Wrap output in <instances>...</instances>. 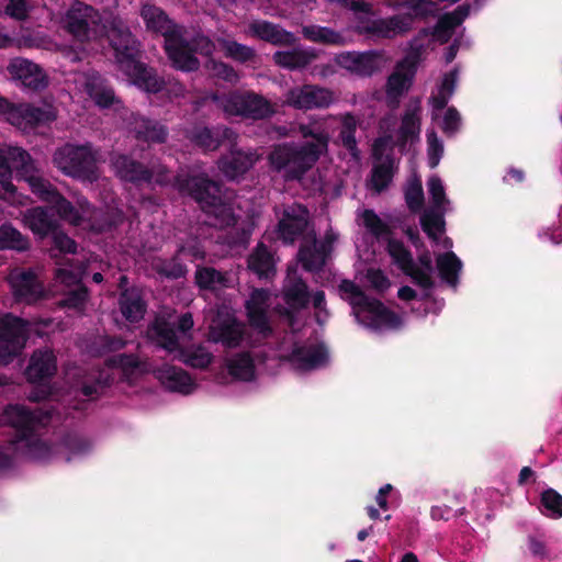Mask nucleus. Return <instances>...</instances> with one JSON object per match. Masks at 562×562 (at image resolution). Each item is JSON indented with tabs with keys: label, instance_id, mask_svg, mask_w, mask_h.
I'll use <instances>...</instances> for the list:
<instances>
[{
	"label": "nucleus",
	"instance_id": "1",
	"mask_svg": "<svg viewBox=\"0 0 562 562\" xmlns=\"http://www.w3.org/2000/svg\"><path fill=\"white\" fill-rule=\"evenodd\" d=\"M63 23L79 42L97 41L106 30L117 64L131 82L147 92L160 91L162 82L149 68L137 61V42L121 20L115 19L109 26H101L100 15L95 10L83 2H75L66 12Z\"/></svg>",
	"mask_w": 562,
	"mask_h": 562
},
{
	"label": "nucleus",
	"instance_id": "2",
	"mask_svg": "<svg viewBox=\"0 0 562 562\" xmlns=\"http://www.w3.org/2000/svg\"><path fill=\"white\" fill-rule=\"evenodd\" d=\"M12 170H15L19 179L30 184L31 191L41 200L52 203L59 216L74 225H83L97 215L89 210V203L79 201V211L74 210L70 203L61 199L60 194L53 190L49 182L42 179L34 161L27 151L19 147L0 146V198L12 204H25L23 195L16 194L12 183Z\"/></svg>",
	"mask_w": 562,
	"mask_h": 562
},
{
	"label": "nucleus",
	"instance_id": "3",
	"mask_svg": "<svg viewBox=\"0 0 562 562\" xmlns=\"http://www.w3.org/2000/svg\"><path fill=\"white\" fill-rule=\"evenodd\" d=\"M272 294L265 290H254L246 302L247 317L256 331V337L246 334L245 325L237 323L231 310L224 308L213 316L210 324V339L222 342L227 347L240 344L259 342L271 330L269 324V308Z\"/></svg>",
	"mask_w": 562,
	"mask_h": 562
},
{
	"label": "nucleus",
	"instance_id": "4",
	"mask_svg": "<svg viewBox=\"0 0 562 562\" xmlns=\"http://www.w3.org/2000/svg\"><path fill=\"white\" fill-rule=\"evenodd\" d=\"M194 322L190 313L177 317L168 311L159 314L147 330L150 340L188 366L205 368L213 361V355L203 346L184 350L183 344Z\"/></svg>",
	"mask_w": 562,
	"mask_h": 562
},
{
	"label": "nucleus",
	"instance_id": "5",
	"mask_svg": "<svg viewBox=\"0 0 562 562\" xmlns=\"http://www.w3.org/2000/svg\"><path fill=\"white\" fill-rule=\"evenodd\" d=\"M177 186L180 192L194 196L204 212L215 217L214 225L233 226L234 233L238 235L234 245L246 243L254 221L244 223L239 216H235L232 205L223 200L218 184L207 181L204 176H195L186 181L177 180Z\"/></svg>",
	"mask_w": 562,
	"mask_h": 562
},
{
	"label": "nucleus",
	"instance_id": "6",
	"mask_svg": "<svg viewBox=\"0 0 562 562\" xmlns=\"http://www.w3.org/2000/svg\"><path fill=\"white\" fill-rule=\"evenodd\" d=\"M302 135L306 140L301 149L293 146H278L270 154V162L273 169L284 171L286 177H300L302 172L311 168L323 150L327 147L328 135L314 128L302 127Z\"/></svg>",
	"mask_w": 562,
	"mask_h": 562
},
{
	"label": "nucleus",
	"instance_id": "7",
	"mask_svg": "<svg viewBox=\"0 0 562 562\" xmlns=\"http://www.w3.org/2000/svg\"><path fill=\"white\" fill-rule=\"evenodd\" d=\"M340 294L349 301L357 321L372 330L396 329L402 324L396 314L389 311L378 300L369 299L349 280L340 282Z\"/></svg>",
	"mask_w": 562,
	"mask_h": 562
},
{
	"label": "nucleus",
	"instance_id": "8",
	"mask_svg": "<svg viewBox=\"0 0 562 562\" xmlns=\"http://www.w3.org/2000/svg\"><path fill=\"white\" fill-rule=\"evenodd\" d=\"M140 15L147 24V30L162 34L167 55L177 68L192 71L198 67L196 57L187 48L180 33L160 9L146 4L142 8Z\"/></svg>",
	"mask_w": 562,
	"mask_h": 562
},
{
	"label": "nucleus",
	"instance_id": "9",
	"mask_svg": "<svg viewBox=\"0 0 562 562\" xmlns=\"http://www.w3.org/2000/svg\"><path fill=\"white\" fill-rule=\"evenodd\" d=\"M3 420L19 432L20 438L13 442L14 450L22 451L36 461L52 460L53 449L49 443L33 434L41 419L32 412L20 405L9 406L3 412Z\"/></svg>",
	"mask_w": 562,
	"mask_h": 562
},
{
	"label": "nucleus",
	"instance_id": "10",
	"mask_svg": "<svg viewBox=\"0 0 562 562\" xmlns=\"http://www.w3.org/2000/svg\"><path fill=\"white\" fill-rule=\"evenodd\" d=\"M406 12L390 19L363 20L357 25L360 33H366L380 38H392L411 30L413 22L418 18L436 12L437 7L431 0H407Z\"/></svg>",
	"mask_w": 562,
	"mask_h": 562
},
{
	"label": "nucleus",
	"instance_id": "11",
	"mask_svg": "<svg viewBox=\"0 0 562 562\" xmlns=\"http://www.w3.org/2000/svg\"><path fill=\"white\" fill-rule=\"evenodd\" d=\"M426 186L430 206L420 214L419 223L437 246L451 248V239L445 236L446 222L443 215L450 205L445 183L438 176L434 175L428 179Z\"/></svg>",
	"mask_w": 562,
	"mask_h": 562
},
{
	"label": "nucleus",
	"instance_id": "12",
	"mask_svg": "<svg viewBox=\"0 0 562 562\" xmlns=\"http://www.w3.org/2000/svg\"><path fill=\"white\" fill-rule=\"evenodd\" d=\"M54 162L67 175L88 181L97 179V158L89 146L66 145L54 154Z\"/></svg>",
	"mask_w": 562,
	"mask_h": 562
},
{
	"label": "nucleus",
	"instance_id": "13",
	"mask_svg": "<svg viewBox=\"0 0 562 562\" xmlns=\"http://www.w3.org/2000/svg\"><path fill=\"white\" fill-rule=\"evenodd\" d=\"M32 324L12 316L0 317V363H7L23 348Z\"/></svg>",
	"mask_w": 562,
	"mask_h": 562
},
{
	"label": "nucleus",
	"instance_id": "14",
	"mask_svg": "<svg viewBox=\"0 0 562 562\" xmlns=\"http://www.w3.org/2000/svg\"><path fill=\"white\" fill-rule=\"evenodd\" d=\"M218 106L229 115H244L252 119H262L273 113L270 104L263 98L254 94H232L215 98Z\"/></svg>",
	"mask_w": 562,
	"mask_h": 562
},
{
	"label": "nucleus",
	"instance_id": "15",
	"mask_svg": "<svg viewBox=\"0 0 562 562\" xmlns=\"http://www.w3.org/2000/svg\"><path fill=\"white\" fill-rule=\"evenodd\" d=\"M389 254L395 260V263L414 278L417 283L424 288L429 286L432 271V260L429 255L419 258L423 269L418 270L413 266L409 252L401 243L391 239L389 241Z\"/></svg>",
	"mask_w": 562,
	"mask_h": 562
},
{
	"label": "nucleus",
	"instance_id": "16",
	"mask_svg": "<svg viewBox=\"0 0 562 562\" xmlns=\"http://www.w3.org/2000/svg\"><path fill=\"white\" fill-rule=\"evenodd\" d=\"M5 104L7 105L0 110V112L7 115V120L11 125L24 131L41 124V122L55 119L54 110L50 106L40 109L27 104L11 105L7 101Z\"/></svg>",
	"mask_w": 562,
	"mask_h": 562
},
{
	"label": "nucleus",
	"instance_id": "17",
	"mask_svg": "<svg viewBox=\"0 0 562 562\" xmlns=\"http://www.w3.org/2000/svg\"><path fill=\"white\" fill-rule=\"evenodd\" d=\"M415 75V61L406 57L398 63L394 72L390 75L385 87V102L389 106H397L400 99L406 93Z\"/></svg>",
	"mask_w": 562,
	"mask_h": 562
},
{
	"label": "nucleus",
	"instance_id": "18",
	"mask_svg": "<svg viewBox=\"0 0 562 562\" xmlns=\"http://www.w3.org/2000/svg\"><path fill=\"white\" fill-rule=\"evenodd\" d=\"M83 269L80 267L68 269L60 267L56 273V281L63 284V293L67 294L64 303L71 308H81L87 300V290L81 286L80 280Z\"/></svg>",
	"mask_w": 562,
	"mask_h": 562
},
{
	"label": "nucleus",
	"instance_id": "19",
	"mask_svg": "<svg viewBox=\"0 0 562 562\" xmlns=\"http://www.w3.org/2000/svg\"><path fill=\"white\" fill-rule=\"evenodd\" d=\"M390 148L389 137H380L375 140L373 146V154L378 160L375 164L372 176L371 186L378 192L385 189L389 186L394 170V160L387 153Z\"/></svg>",
	"mask_w": 562,
	"mask_h": 562
},
{
	"label": "nucleus",
	"instance_id": "20",
	"mask_svg": "<svg viewBox=\"0 0 562 562\" xmlns=\"http://www.w3.org/2000/svg\"><path fill=\"white\" fill-rule=\"evenodd\" d=\"M333 94L325 88L304 86L293 88L286 95L285 103L297 109L327 106L333 102Z\"/></svg>",
	"mask_w": 562,
	"mask_h": 562
},
{
	"label": "nucleus",
	"instance_id": "21",
	"mask_svg": "<svg viewBox=\"0 0 562 562\" xmlns=\"http://www.w3.org/2000/svg\"><path fill=\"white\" fill-rule=\"evenodd\" d=\"M8 71L14 79L31 89H42L47 86V76L41 66L23 57H14L8 65Z\"/></svg>",
	"mask_w": 562,
	"mask_h": 562
},
{
	"label": "nucleus",
	"instance_id": "22",
	"mask_svg": "<svg viewBox=\"0 0 562 562\" xmlns=\"http://www.w3.org/2000/svg\"><path fill=\"white\" fill-rule=\"evenodd\" d=\"M337 64L349 72L370 76L379 71L382 59L378 53H342L336 58Z\"/></svg>",
	"mask_w": 562,
	"mask_h": 562
},
{
	"label": "nucleus",
	"instance_id": "23",
	"mask_svg": "<svg viewBox=\"0 0 562 562\" xmlns=\"http://www.w3.org/2000/svg\"><path fill=\"white\" fill-rule=\"evenodd\" d=\"M291 366L299 370H311L327 361V352L323 345H295L290 355H283Z\"/></svg>",
	"mask_w": 562,
	"mask_h": 562
},
{
	"label": "nucleus",
	"instance_id": "24",
	"mask_svg": "<svg viewBox=\"0 0 562 562\" xmlns=\"http://www.w3.org/2000/svg\"><path fill=\"white\" fill-rule=\"evenodd\" d=\"M308 223V212L301 204L289 205L279 224V234L284 243L293 240L304 232Z\"/></svg>",
	"mask_w": 562,
	"mask_h": 562
},
{
	"label": "nucleus",
	"instance_id": "25",
	"mask_svg": "<svg viewBox=\"0 0 562 562\" xmlns=\"http://www.w3.org/2000/svg\"><path fill=\"white\" fill-rule=\"evenodd\" d=\"M261 363L259 355L254 352H239L226 359L228 374L240 381H252L257 375L258 364Z\"/></svg>",
	"mask_w": 562,
	"mask_h": 562
},
{
	"label": "nucleus",
	"instance_id": "26",
	"mask_svg": "<svg viewBox=\"0 0 562 562\" xmlns=\"http://www.w3.org/2000/svg\"><path fill=\"white\" fill-rule=\"evenodd\" d=\"M155 374L167 390L188 395L196 389L194 381L181 368L167 364L156 369Z\"/></svg>",
	"mask_w": 562,
	"mask_h": 562
},
{
	"label": "nucleus",
	"instance_id": "27",
	"mask_svg": "<svg viewBox=\"0 0 562 562\" xmlns=\"http://www.w3.org/2000/svg\"><path fill=\"white\" fill-rule=\"evenodd\" d=\"M77 83L78 88L82 89L100 108H109L116 103L113 91L104 85L99 75H80L77 79Z\"/></svg>",
	"mask_w": 562,
	"mask_h": 562
},
{
	"label": "nucleus",
	"instance_id": "28",
	"mask_svg": "<svg viewBox=\"0 0 562 562\" xmlns=\"http://www.w3.org/2000/svg\"><path fill=\"white\" fill-rule=\"evenodd\" d=\"M10 282L15 297L20 301L34 302L41 299L42 285L32 271H11Z\"/></svg>",
	"mask_w": 562,
	"mask_h": 562
},
{
	"label": "nucleus",
	"instance_id": "29",
	"mask_svg": "<svg viewBox=\"0 0 562 562\" xmlns=\"http://www.w3.org/2000/svg\"><path fill=\"white\" fill-rule=\"evenodd\" d=\"M326 244L317 245L313 244V248L301 247L300 249V261L302 266L307 270H316L323 267L325 259L328 255L329 247L335 243L337 236L333 233L326 235Z\"/></svg>",
	"mask_w": 562,
	"mask_h": 562
},
{
	"label": "nucleus",
	"instance_id": "30",
	"mask_svg": "<svg viewBox=\"0 0 562 562\" xmlns=\"http://www.w3.org/2000/svg\"><path fill=\"white\" fill-rule=\"evenodd\" d=\"M283 292L284 300L292 311L305 307L308 300L306 285L295 277V269H289Z\"/></svg>",
	"mask_w": 562,
	"mask_h": 562
},
{
	"label": "nucleus",
	"instance_id": "31",
	"mask_svg": "<svg viewBox=\"0 0 562 562\" xmlns=\"http://www.w3.org/2000/svg\"><path fill=\"white\" fill-rule=\"evenodd\" d=\"M257 159L254 153L232 151L229 157L221 160L220 169L228 179L234 180L250 169Z\"/></svg>",
	"mask_w": 562,
	"mask_h": 562
},
{
	"label": "nucleus",
	"instance_id": "32",
	"mask_svg": "<svg viewBox=\"0 0 562 562\" xmlns=\"http://www.w3.org/2000/svg\"><path fill=\"white\" fill-rule=\"evenodd\" d=\"M248 268L259 279H270L276 273V260L265 245H258L248 258Z\"/></svg>",
	"mask_w": 562,
	"mask_h": 562
},
{
	"label": "nucleus",
	"instance_id": "33",
	"mask_svg": "<svg viewBox=\"0 0 562 562\" xmlns=\"http://www.w3.org/2000/svg\"><path fill=\"white\" fill-rule=\"evenodd\" d=\"M56 372V360L52 351H38L31 357L26 374L31 381H40Z\"/></svg>",
	"mask_w": 562,
	"mask_h": 562
},
{
	"label": "nucleus",
	"instance_id": "34",
	"mask_svg": "<svg viewBox=\"0 0 562 562\" xmlns=\"http://www.w3.org/2000/svg\"><path fill=\"white\" fill-rule=\"evenodd\" d=\"M120 310L127 322L135 323L144 318L146 304L137 290H126L121 294Z\"/></svg>",
	"mask_w": 562,
	"mask_h": 562
},
{
	"label": "nucleus",
	"instance_id": "35",
	"mask_svg": "<svg viewBox=\"0 0 562 562\" xmlns=\"http://www.w3.org/2000/svg\"><path fill=\"white\" fill-rule=\"evenodd\" d=\"M195 282L199 288L218 291L231 286L232 280L214 268H199L195 271Z\"/></svg>",
	"mask_w": 562,
	"mask_h": 562
},
{
	"label": "nucleus",
	"instance_id": "36",
	"mask_svg": "<svg viewBox=\"0 0 562 562\" xmlns=\"http://www.w3.org/2000/svg\"><path fill=\"white\" fill-rule=\"evenodd\" d=\"M112 164L116 175L122 180L142 181L151 179V175L147 170H144L135 161L127 159V157L119 156Z\"/></svg>",
	"mask_w": 562,
	"mask_h": 562
},
{
	"label": "nucleus",
	"instance_id": "37",
	"mask_svg": "<svg viewBox=\"0 0 562 562\" xmlns=\"http://www.w3.org/2000/svg\"><path fill=\"white\" fill-rule=\"evenodd\" d=\"M467 14L468 10L465 8H458L454 12L447 13L445 16H442L438 21L434 32L435 38L440 43L447 42L452 35L453 30L458 27Z\"/></svg>",
	"mask_w": 562,
	"mask_h": 562
},
{
	"label": "nucleus",
	"instance_id": "38",
	"mask_svg": "<svg viewBox=\"0 0 562 562\" xmlns=\"http://www.w3.org/2000/svg\"><path fill=\"white\" fill-rule=\"evenodd\" d=\"M24 223L33 234L44 237L54 232L55 222L42 209L29 211L23 218Z\"/></svg>",
	"mask_w": 562,
	"mask_h": 562
},
{
	"label": "nucleus",
	"instance_id": "39",
	"mask_svg": "<svg viewBox=\"0 0 562 562\" xmlns=\"http://www.w3.org/2000/svg\"><path fill=\"white\" fill-rule=\"evenodd\" d=\"M446 249V254L437 257V269L443 280L450 284H456L458 281V273L462 268V263L458 256L451 252L450 248Z\"/></svg>",
	"mask_w": 562,
	"mask_h": 562
},
{
	"label": "nucleus",
	"instance_id": "40",
	"mask_svg": "<svg viewBox=\"0 0 562 562\" xmlns=\"http://www.w3.org/2000/svg\"><path fill=\"white\" fill-rule=\"evenodd\" d=\"M251 30L259 38L274 44H292L293 42V34L282 31L269 22H255Z\"/></svg>",
	"mask_w": 562,
	"mask_h": 562
},
{
	"label": "nucleus",
	"instance_id": "41",
	"mask_svg": "<svg viewBox=\"0 0 562 562\" xmlns=\"http://www.w3.org/2000/svg\"><path fill=\"white\" fill-rule=\"evenodd\" d=\"M315 55L305 50L278 52L273 55V60L284 67L297 68L313 61Z\"/></svg>",
	"mask_w": 562,
	"mask_h": 562
},
{
	"label": "nucleus",
	"instance_id": "42",
	"mask_svg": "<svg viewBox=\"0 0 562 562\" xmlns=\"http://www.w3.org/2000/svg\"><path fill=\"white\" fill-rule=\"evenodd\" d=\"M457 80V71H451L445 76L437 93L431 98V103L435 109H442L447 105L449 98L454 93Z\"/></svg>",
	"mask_w": 562,
	"mask_h": 562
},
{
	"label": "nucleus",
	"instance_id": "43",
	"mask_svg": "<svg viewBox=\"0 0 562 562\" xmlns=\"http://www.w3.org/2000/svg\"><path fill=\"white\" fill-rule=\"evenodd\" d=\"M29 247V241L16 228L11 225H2L0 228V249L11 248L23 250Z\"/></svg>",
	"mask_w": 562,
	"mask_h": 562
},
{
	"label": "nucleus",
	"instance_id": "44",
	"mask_svg": "<svg viewBox=\"0 0 562 562\" xmlns=\"http://www.w3.org/2000/svg\"><path fill=\"white\" fill-rule=\"evenodd\" d=\"M134 130L137 137L149 142H162L166 137V131L162 126L150 123L146 119H136Z\"/></svg>",
	"mask_w": 562,
	"mask_h": 562
},
{
	"label": "nucleus",
	"instance_id": "45",
	"mask_svg": "<svg viewBox=\"0 0 562 562\" xmlns=\"http://www.w3.org/2000/svg\"><path fill=\"white\" fill-rule=\"evenodd\" d=\"M541 512L551 518L562 517V495L554 490H547L541 495Z\"/></svg>",
	"mask_w": 562,
	"mask_h": 562
},
{
	"label": "nucleus",
	"instance_id": "46",
	"mask_svg": "<svg viewBox=\"0 0 562 562\" xmlns=\"http://www.w3.org/2000/svg\"><path fill=\"white\" fill-rule=\"evenodd\" d=\"M304 37L312 42H321L327 44L344 43L340 34L321 26H307L302 30Z\"/></svg>",
	"mask_w": 562,
	"mask_h": 562
},
{
	"label": "nucleus",
	"instance_id": "47",
	"mask_svg": "<svg viewBox=\"0 0 562 562\" xmlns=\"http://www.w3.org/2000/svg\"><path fill=\"white\" fill-rule=\"evenodd\" d=\"M405 200L409 211L418 212L424 204V191L420 179L414 176L405 190Z\"/></svg>",
	"mask_w": 562,
	"mask_h": 562
},
{
	"label": "nucleus",
	"instance_id": "48",
	"mask_svg": "<svg viewBox=\"0 0 562 562\" xmlns=\"http://www.w3.org/2000/svg\"><path fill=\"white\" fill-rule=\"evenodd\" d=\"M357 127V120L347 114L341 119L340 139L352 157H357V142L353 132Z\"/></svg>",
	"mask_w": 562,
	"mask_h": 562
},
{
	"label": "nucleus",
	"instance_id": "49",
	"mask_svg": "<svg viewBox=\"0 0 562 562\" xmlns=\"http://www.w3.org/2000/svg\"><path fill=\"white\" fill-rule=\"evenodd\" d=\"M418 111H419V108H418V105H416L402 120L400 135L404 142H407L409 139L413 140L414 138L418 137V133H419Z\"/></svg>",
	"mask_w": 562,
	"mask_h": 562
},
{
	"label": "nucleus",
	"instance_id": "50",
	"mask_svg": "<svg viewBox=\"0 0 562 562\" xmlns=\"http://www.w3.org/2000/svg\"><path fill=\"white\" fill-rule=\"evenodd\" d=\"M217 45L224 52V55L233 57L234 60L247 61L254 56L252 49L248 48V46L233 41H218Z\"/></svg>",
	"mask_w": 562,
	"mask_h": 562
},
{
	"label": "nucleus",
	"instance_id": "51",
	"mask_svg": "<svg viewBox=\"0 0 562 562\" xmlns=\"http://www.w3.org/2000/svg\"><path fill=\"white\" fill-rule=\"evenodd\" d=\"M32 5L29 0H8L4 12L13 20L24 21L29 19Z\"/></svg>",
	"mask_w": 562,
	"mask_h": 562
},
{
	"label": "nucleus",
	"instance_id": "52",
	"mask_svg": "<svg viewBox=\"0 0 562 562\" xmlns=\"http://www.w3.org/2000/svg\"><path fill=\"white\" fill-rule=\"evenodd\" d=\"M360 223L374 236H380L386 232V225L371 211H363L360 214Z\"/></svg>",
	"mask_w": 562,
	"mask_h": 562
},
{
	"label": "nucleus",
	"instance_id": "53",
	"mask_svg": "<svg viewBox=\"0 0 562 562\" xmlns=\"http://www.w3.org/2000/svg\"><path fill=\"white\" fill-rule=\"evenodd\" d=\"M11 45H16L18 47H40L44 46V42L40 37H26V35H22V37L13 40L9 34H5L0 30V48Z\"/></svg>",
	"mask_w": 562,
	"mask_h": 562
},
{
	"label": "nucleus",
	"instance_id": "54",
	"mask_svg": "<svg viewBox=\"0 0 562 562\" xmlns=\"http://www.w3.org/2000/svg\"><path fill=\"white\" fill-rule=\"evenodd\" d=\"M427 145H428V164L430 168H436L443 153V146L435 132H429L427 134Z\"/></svg>",
	"mask_w": 562,
	"mask_h": 562
},
{
	"label": "nucleus",
	"instance_id": "55",
	"mask_svg": "<svg viewBox=\"0 0 562 562\" xmlns=\"http://www.w3.org/2000/svg\"><path fill=\"white\" fill-rule=\"evenodd\" d=\"M88 449L89 447L86 442L80 440H70L59 448V452L61 453L64 460L71 461L77 459L78 456L87 452Z\"/></svg>",
	"mask_w": 562,
	"mask_h": 562
},
{
	"label": "nucleus",
	"instance_id": "56",
	"mask_svg": "<svg viewBox=\"0 0 562 562\" xmlns=\"http://www.w3.org/2000/svg\"><path fill=\"white\" fill-rule=\"evenodd\" d=\"M156 269L158 272L169 278H180L186 273V268L182 265L177 263V261H170L168 263V261L157 259Z\"/></svg>",
	"mask_w": 562,
	"mask_h": 562
},
{
	"label": "nucleus",
	"instance_id": "57",
	"mask_svg": "<svg viewBox=\"0 0 562 562\" xmlns=\"http://www.w3.org/2000/svg\"><path fill=\"white\" fill-rule=\"evenodd\" d=\"M461 124L460 115L454 108H448L441 121V128L446 133H454Z\"/></svg>",
	"mask_w": 562,
	"mask_h": 562
},
{
	"label": "nucleus",
	"instance_id": "58",
	"mask_svg": "<svg viewBox=\"0 0 562 562\" xmlns=\"http://www.w3.org/2000/svg\"><path fill=\"white\" fill-rule=\"evenodd\" d=\"M194 142L203 147L204 149H216L218 146V140L214 137L212 131L207 128H202L194 133L193 135Z\"/></svg>",
	"mask_w": 562,
	"mask_h": 562
},
{
	"label": "nucleus",
	"instance_id": "59",
	"mask_svg": "<svg viewBox=\"0 0 562 562\" xmlns=\"http://www.w3.org/2000/svg\"><path fill=\"white\" fill-rule=\"evenodd\" d=\"M53 243L55 248L59 251H63L64 254H75L77 248L75 241H72L69 236L61 233L53 234Z\"/></svg>",
	"mask_w": 562,
	"mask_h": 562
},
{
	"label": "nucleus",
	"instance_id": "60",
	"mask_svg": "<svg viewBox=\"0 0 562 562\" xmlns=\"http://www.w3.org/2000/svg\"><path fill=\"white\" fill-rule=\"evenodd\" d=\"M207 67L211 68V71L217 76V77H222L224 78L225 80H228L229 82H234V80L237 79V75L236 72L233 70L232 67H228L227 65L223 64V63H216L214 60H212Z\"/></svg>",
	"mask_w": 562,
	"mask_h": 562
},
{
	"label": "nucleus",
	"instance_id": "61",
	"mask_svg": "<svg viewBox=\"0 0 562 562\" xmlns=\"http://www.w3.org/2000/svg\"><path fill=\"white\" fill-rule=\"evenodd\" d=\"M367 279L369 280L372 288L378 291H384L390 286V280L383 276L380 270L369 269Z\"/></svg>",
	"mask_w": 562,
	"mask_h": 562
},
{
	"label": "nucleus",
	"instance_id": "62",
	"mask_svg": "<svg viewBox=\"0 0 562 562\" xmlns=\"http://www.w3.org/2000/svg\"><path fill=\"white\" fill-rule=\"evenodd\" d=\"M393 492V486L391 484H385L381 486L376 493L375 501L380 508L389 509L387 496Z\"/></svg>",
	"mask_w": 562,
	"mask_h": 562
},
{
	"label": "nucleus",
	"instance_id": "63",
	"mask_svg": "<svg viewBox=\"0 0 562 562\" xmlns=\"http://www.w3.org/2000/svg\"><path fill=\"white\" fill-rule=\"evenodd\" d=\"M195 46L200 53L209 55L213 52L215 44L212 43L209 38L204 37V35H201L195 40Z\"/></svg>",
	"mask_w": 562,
	"mask_h": 562
},
{
	"label": "nucleus",
	"instance_id": "64",
	"mask_svg": "<svg viewBox=\"0 0 562 562\" xmlns=\"http://www.w3.org/2000/svg\"><path fill=\"white\" fill-rule=\"evenodd\" d=\"M115 363L123 370L137 367V361L133 356H119Z\"/></svg>",
	"mask_w": 562,
	"mask_h": 562
}]
</instances>
